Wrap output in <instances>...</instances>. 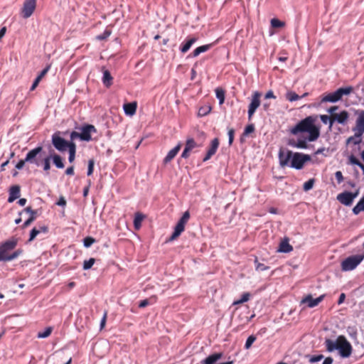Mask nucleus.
<instances>
[{"label":"nucleus","mask_w":364,"mask_h":364,"mask_svg":"<svg viewBox=\"0 0 364 364\" xmlns=\"http://www.w3.org/2000/svg\"><path fill=\"white\" fill-rule=\"evenodd\" d=\"M314 183V180L309 179V181H307L306 182H305L304 183V186H303L304 190L306 191L311 190L313 188Z\"/></svg>","instance_id":"de8ad7c7"},{"label":"nucleus","mask_w":364,"mask_h":364,"mask_svg":"<svg viewBox=\"0 0 364 364\" xmlns=\"http://www.w3.org/2000/svg\"><path fill=\"white\" fill-rule=\"evenodd\" d=\"M69 151V161L70 163H72L74 159H75V151H76V146H75V144H71L70 149H68Z\"/></svg>","instance_id":"4c0bfd02"},{"label":"nucleus","mask_w":364,"mask_h":364,"mask_svg":"<svg viewBox=\"0 0 364 364\" xmlns=\"http://www.w3.org/2000/svg\"><path fill=\"white\" fill-rule=\"evenodd\" d=\"M48 232V227L46 225H39L34 227L30 232V237L28 242L33 241L38 235L43 233L46 234Z\"/></svg>","instance_id":"dca6fc26"},{"label":"nucleus","mask_w":364,"mask_h":364,"mask_svg":"<svg viewBox=\"0 0 364 364\" xmlns=\"http://www.w3.org/2000/svg\"><path fill=\"white\" fill-rule=\"evenodd\" d=\"M197 146H198L193 138H189L186 140L185 147L188 148L191 151Z\"/></svg>","instance_id":"f704fd0d"},{"label":"nucleus","mask_w":364,"mask_h":364,"mask_svg":"<svg viewBox=\"0 0 364 364\" xmlns=\"http://www.w3.org/2000/svg\"><path fill=\"white\" fill-rule=\"evenodd\" d=\"M317 117L311 115L299 121L295 126L289 129V132L293 135L299 133H308L309 141H316L320 136V129L315 124Z\"/></svg>","instance_id":"f03ea898"},{"label":"nucleus","mask_w":364,"mask_h":364,"mask_svg":"<svg viewBox=\"0 0 364 364\" xmlns=\"http://www.w3.org/2000/svg\"><path fill=\"white\" fill-rule=\"evenodd\" d=\"M223 357L222 353H216L212 355H210L205 359L201 361L202 364H215L218 360H219Z\"/></svg>","instance_id":"393cba45"},{"label":"nucleus","mask_w":364,"mask_h":364,"mask_svg":"<svg viewBox=\"0 0 364 364\" xmlns=\"http://www.w3.org/2000/svg\"><path fill=\"white\" fill-rule=\"evenodd\" d=\"M324 295H321L316 299H314L311 295H308L301 300V304H307L308 307L313 308L316 306L323 299Z\"/></svg>","instance_id":"a211bd4d"},{"label":"nucleus","mask_w":364,"mask_h":364,"mask_svg":"<svg viewBox=\"0 0 364 364\" xmlns=\"http://www.w3.org/2000/svg\"><path fill=\"white\" fill-rule=\"evenodd\" d=\"M52 331H53L52 327H50V326L47 327L43 331H40L38 333L37 338H46L51 334Z\"/></svg>","instance_id":"72a5a7b5"},{"label":"nucleus","mask_w":364,"mask_h":364,"mask_svg":"<svg viewBox=\"0 0 364 364\" xmlns=\"http://www.w3.org/2000/svg\"><path fill=\"white\" fill-rule=\"evenodd\" d=\"M41 80H40V77H36L34 82H33V85H31L30 90L33 91L38 87Z\"/></svg>","instance_id":"13d9d810"},{"label":"nucleus","mask_w":364,"mask_h":364,"mask_svg":"<svg viewBox=\"0 0 364 364\" xmlns=\"http://www.w3.org/2000/svg\"><path fill=\"white\" fill-rule=\"evenodd\" d=\"M23 253V250L21 249H18L10 254L9 257V262L12 261L17 257H18Z\"/></svg>","instance_id":"ea45409f"},{"label":"nucleus","mask_w":364,"mask_h":364,"mask_svg":"<svg viewBox=\"0 0 364 364\" xmlns=\"http://www.w3.org/2000/svg\"><path fill=\"white\" fill-rule=\"evenodd\" d=\"M256 340V337L253 335L249 336L246 341V343H245V348L246 349H249L251 346L252 345V343L255 341Z\"/></svg>","instance_id":"49530a36"},{"label":"nucleus","mask_w":364,"mask_h":364,"mask_svg":"<svg viewBox=\"0 0 364 364\" xmlns=\"http://www.w3.org/2000/svg\"><path fill=\"white\" fill-rule=\"evenodd\" d=\"M50 159H51V154L50 156H47L46 158H45L43 160V169L46 171H49L50 168Z\"/></svg>","instance_id":"c03bdc74"},{"label":"nucleus","mask_w":364,"mask_h":364,"mask_svg":"<svg viewBox=\"0 0 364 364\" xmlns=\"http://www.w3.org/2000/svg\"><path fill=\"white\" fill-rule=\"evenodd\" d=\"M286 99L289 102H294L301 99L300 95H297L295 92L289 91L286 93Z\"/></svg>","instance_id":"473e14b6"},{"label":"nucleus","mask_w":364,"mask_h":364,"mask_svg":"<svg viewBox=\"0 0 364 364\" xmlns=\"http://www.w3.org/2000/svg\"><path fill=\"white\" fill-rule=\"evenodd\" d=\"M262 93L255 91L252 95L251 102L248 107V119L251 120L252 115L260 105V97Z\"/></svg>","instance_id":"1a4fd4ad"},{"label":"nucleus","mask_w":364,"mask_h":364,"mask_svg":"<svg viewBox=\"0 0 364 364\" xmlns=\"http://www.w3.org/2000/svg\"><path fill=\"white\" fill-rule=\"evenodd\" d=\"M341 99V98L338 92H337V90H336L333 92H331V93H328L326 95H325L322 98L321 102H329L335 103V102L339 101Z\"/></svg>","instance_id":"b1692460"},{"label":"nucleus","mask_w":364,"mask_h":364,"mask_svg":"<svg viewBox=\"0 0 364 364\" xmlns=\"http://www.w3.org/2000/svg\"><path fill=\"white\" fill-rule=\"evenodd\" d=\"M362 135L363 134H358V132H355L353 136H351L346 139V144H349L350 143L353 144L354 145L360 144L362 141Z\"/></svg>","instance_id":"c85d7f7f"},{"label":"nucleus","mask_w":364,"mask_h":364,"mask_svg":"<svg viewBox=\"0 0 364 364\" xmlns=\"http://www.w3.org/2000/svg\"><path fill=\"white\" fill-rule=\"evenodd\" d=\"M219 146V139L218 138H215L211 141L210 146L209 147L205 157L203 158V161H207L209 160L217 151Z\"/></svg>","instance_id":"f3484780"},{"label":"nucleus","mask_w":364,"mask_h":364,"mask_svg":"<svg viewBox=\"0 0 364 364\" xmlns=\"http://www.w3.org/2000/svg\"><path fill=\"white\" fill-rule=\"evenodd\" d=\"M43 150L42 146H37L33 149H31L28 151L27 154L25 161H27V162L31 164H34L36 166H39V162L36 159V156L38 154H40Z\"/></svg>","instance_id":"2eb2a0df"},{"label":"nucleus","mask_w":364,"mask_h":364,"mask_svg":"<svg viewBox=\"0 0 364 364\" xmlns=\"http://www.w3.org/2000/svg\"><path fill=\"white\" fill-rule=\"evenodd\" d=\"M308 136L299 137L296 140L294 139H289L287 141V144L291 147L306 149L309 148L307 144Z\"/></svg>","instance_id":"ddd939ff"},{"label":"nucleus","mask_w":364,"mask_h":364,"mask_svg":"<svg viewBox=\"0 0 364 364\" xmlns=\"http://www.w3.org/2000/svg\"><path fill=\"white\" fill-rule=\"evenodd\" d=\"M293 152L290 150L285 151L284 148L281 147L279 150L278 158L281 167L289 166V161H291Z\"/></svg>","instance_id":"9d476101"},{"label":"nucleus","mask_w":364,"mask_h":364,"mask_svg":"<svg viewBox=\"0 0 364 364\" xmlns=\"http://www.w3.org/2000/svg\"><path fill=\"white\" fill-rule=\"evenodd\" d=\"M212 46H213V44H206V45H203V46H199V47L196 48L192 52L191 55L193 58H196L198 55H199L200 53H205V52L208 51L212 47Z\"/></svg>","instance_id":"cd10ccee"},{"label":"nucleus","mask_w":364,"mask_h":364,"mask_svg":"<svg viewBox=\"0 0 364 364\" xmlns=\"http://www.w3.org/2000/svg\"><path fill=\"white\" fill-rule=\"evenodd\" d=\"M228 144L229 145H232L233 140H234V134H235V130L234 129L231 128L228 130Z\"/></svg>","instance_id":"8fccbe9b"},{"label":"nucleus","mask_w":364,"mask_h":364,"mask_svg":"<svg viewBox=\"0 0 364 364\" xmlns=\"http://www.w3.org/2000/svg\"><path fill=\"white\" fill-rule=\"evenodd\" d=\"M20 197V186H13L9 190V197L8 198V203H13L16 199Z\"/></svg>","instance_id":"aec40b11"},{"label":"nucleus","mask_w":364,"mask_h":364,"mask_svg":"<svg viewBox=\"0 0 364 364\" xmlns=\"http://www.w3.org/2000/svg\"><path fill=\"white\" fill-rule=\"evenodd\" d=\"M215 95H216V97L219 100V104L220 105L223 104L224 101H225V90L223 89H222L221 87H217L215 89Z\"/></svg>","instance_id":"c756f323"},{"label":"nucleus","mask_w":364,"mask_h":364,"mask_svg":"<svg viewBox=\"0 0 364 364\" xmlns=\"http://www.w3.org/2000/svg\"><path fill=\"white\" fill-rule=\"evenodd\" d=\"M363 211H364V206H354L353 208V212L355 215H358Z\"/></svg>","instance_id":"4d7b16f0"},{"label":"nucleus","mask_w":364,"mask_h":364,"mask_svg":"<svg viewBox=\"0 0 364 364\" xmlns=\"http://www.w3.org/2000/svg\"><path fill=\"white\" fill-rule=\"evenodd\" d=\"M22 213H25L28 214V217H33V221L36 220L37 217V211L31 209V206H27L23 209Z\"/></svg>","instance_id":"c9c22d12"},{"label":"nucleus","mask_w":364,"mask_h":364,"mask_svg":"<svg viewBox=\"0 0 364 364\" xmlns=\"http://www.w3.org/2000/svg\"><path fill=\"white\" fill-rule=\"evenodd\" d=\"M285 23L279 20L278 18H274L271 20V26L273 28H282L284 26Z\"/></svg>","instance_id":"e433bc0d"},{"label":"nucleus","mask_w":364,"mask_h":364,"mask_svg":"<svg viewBox=\"0 0 364 364\" xmlns=\"http://www.w3.org/2000/svg\"><path fill=\"white\" fill-rule=\"evenodd\" d=\"M190 152H191V151L189 149H188V148L185 147L181 154V158L188 159L190 156Z\"/></svg>","instance_id":"052dcab7"},{"label":"nucleus","mask_w":364,"mask_h":364,"mask_svg":"<svg viewBox=\"0 0 364 364\" xmlns=\"http://www.w3.org/2000/svg\"><path fill=\"white\" fill-rule=\"evenodd\" d=\"M37 0H24L21 9V15L23 18H28L32 16L36 8Z\"/></svg>","instance_id":"6e6552de"},{"label":"nucleus","mask_w":364,"mask_h":364,"mask_svg":"<svg viewBox=\"0 0 364 364\" xmlns=\"http://www.w3.org/2000/svg\"><path fill=\"white\" fill-rule=\"evenodd\" d=\"M210 107H200L198 110V115L200 117L205 116L210 112Z\"/></svg>","instance_id":"a18cd8bd"},{"label":"nucleus","mask_w":364,"mask_h":364,"mask_svg":"<svg viewBox=\"0 0 364 364\" xmlns=\"http://www.w3.org/2000/svg\"><path fill=\"white\" fill-rule=\"evenodd\" d=\"M349 118V113L346 110H343L340 113H336L332 115V119L331 121V126L328 127L329 130H331L333 123L335 122L341 124H346Z\"/></svg>","instance_id":"f8f14e48"},{"label":"nucleus","mask_w":364,"mask_h":364,"mask_svg":"<svg viewBox=\"0 0 364 364\" xmlns=\"http://www.w3.org/2000/svg\"><path fill=\"white\" fill-rule=\"evenodd\" d=\"M190 213L188 211H186L176 225L174 231L170 237V240H174L180 236V235L184 231L185 225L188 223Z\"/></svg>","instance_id":"0eeeda50"},{"label":"nucleus","mask_w":364,"mask_h":364,"mask_svg":"<svg viewBox=\"0 0 364 364\" xmlns=\"http://www.w3.org/2000/svg\"><path fill=\"white\" fill-rule=\"evenodd\" d=\"M106 321H107V312L105 311L103 313L102 318H101V321H100V329H99L100 331H102L105 328V324H106Z\"/></svg>","instance_id":"3c124183"},{"label":"nucleus","mask_w":364,"mask_h":364,"mask_svg":"<svg viewBox=\"0 0 364 364\" xmlns=\"http://www.w3.org/2000/svg\"><path fill=\"white\" fill-rule=\"evenodd\" d=\"M255 263L256 264L255 269L257 271L262 272V271L268 270L269 269V267L268 266H266L265 264L259 262L257 258L255 260Z\"/></svg>","instance_id":"58836bf2"},{"label":"nucleus","mask_w":364,"mask_h":364,"mask_svg":"<svg viewBox=\"0 0 364 364\" xmlns=\"http://www.w3.org/2000/svg\"><path fill=\"white\" fill-rule=\"evenodd\" d=\"M181 144H177L174 148L171 149L166 157L164 159V164H166L169 163L178 153L181 149Z\"/></svg>","instance_id":"412c9836"},{"label":"nucleus","mask_w":364,"mask_h":364,"mask_svg":"<svg viewBox=\"0 0 364 364\" xmlns=\"http://www.w3.org/2000/svg\"><path fill=\"white\" fill-rule=\"evenodd\" d=\"M323 358V356L322 355H314L310 358L309 361L311 363H316L321 360Z\"/></svg>","instance_id":"bf43d9fd"},{"label":"nucleus","mask_w":364,"mask_h":364,"mask_svg":"<svg viewBox=\"0 0 364 364\" xmlns=\"http://www.w3.org/2000/svg\"><path fill=\"white\" fill-rule=\"evenodd\" d=\"M111 34V31L109 30L106 29L102 34L98 35L95 37L96 40L103 41L107 39Z\"/></svg>","instance_id":"37998d69"},{"label":"nucleus","mask_w":364,"mask_h":364,"mask_svg":"<svg viewBox=\"0 0 364 364\" xmlns=\"http://www.w3.org/2000/svg\"><path fill=\"white\" fill-rule=\"evenodd\" d=\"M83 268L85 269H89L91 268V258L84 262Z\"/></svg>","instance_id":"338daca9"},{"label":"nucleus","mask_w":364,"mask_h":364,"mask_svg":"<svg viewBox=\"0 0 364 364\" xmlns=\"http://www.w3.org/2000/svg\"><path fill=\"white\" fill-rule=\"evenodd\" d=\"M255 125L253 124H248L242 133V136H247L248 134L255 132Z\"/></svg>","instance_id":"79ce46f5"},{"label":"nucleus","mask_w":364,"mask_h":364,"mask_svg":"<svg viewBox=\"0 0 364 364\" xmlns=\"http://www.w3.org/2000/svg\"><path fill=\"white\" fill-rule=\"evenodd\" d=\"M364 259V255H355L345 259L341 263L343 271H350L354 269Z\"/></svg>","instance_id":"39448f33"},{"label":"nucleus","mask_w":364,"mask_h":364,"mask_svg":"<svg viewBox=\"0 0 364 364\" xmlns=\"http://www.w3.org/2000/svg\"><path fill=\"white\" fill-rule=\"evenodd\" d=\"M349 161L351 164L356 166L360 163V161L353 155H350L349 156Z\"/></svg>","instance_id":"864d4df0"},{"label":"nucleus","mask_w":364,"mask_h":364,"mask_svg":"<svg viewBox=\"0 0 364 364\" xmlns=\"http://www.w3.org/2000/svg\"><path fill=\"white\" fill-rule=\"evenodd\" d=\"M51 159H53V164L55 165V166L58 168H63L64 167V164L63 162L62 158L56 154H54L53 155L51 154Z\"/></svg>","instance_id":"7c9ffc66"},{"label":"nucleus","mask_w":364,"mask_h":364,"mask_svg":"<svg viewBox=\"0 0 364 364\" xmlns=\"http://www.w3.org/2000/svg\"><path fill=\"white\" fill-rule=\"evenodd\" d=\"M84 245L86 247H89L91 246V237L87 236L84 239Z\"/></svg>","instance_id":"e2e57ef3"},{"label":"nucleus","mask_w":364,"mask_h":364,"mask_svg":"<svg viewBox=\"0 0 364 364\" xmlns=\"http://www.w3.org/2000/svg\"><path fill=\"white\" fill-rule=\"evenodd\" d=\"M103 70V76L102 77V81L105 87L107 88L110 87L113 84V77L110 73V72L105 69V68H102Z\"/></svg>","instance_id":"6ab92c4d"},{"label":"nucleus","mask_w":364,"mask_h":364,"mask_svg":"<svg viewBox=\"0 0 364 364\" xmlns=\"http://www.w3.org/2000/svg\"><path fill=\"white\" fill-rule=\"evenodd\" d=\"M311 160V156L309 154H304L299 152H293V156L289 166L296 170L303 168L306 162Z\"/></svg>","instance_id":"423d86ee"},{"label":"nucleus","mask_w":364,"mask_h":364,"mask_svg":"<svg viewBox=\"0 0 364 364\" xmlns=\"http://www.w3.org/2000/svg\"><path fill=\"white\" fill-rule=\"evenodd\" d=\"M250 296V294L249 293H245L242 294L241 299L237 301H234L233 304L236 305V304H240L246 302L249 300Z\"/></svg>","instance_id":"a19ab883"},{"label":"nucleus","mask_w":364,"mask_h":364,"mask_svg":"<svg viewBox=\"0 0 364 364\" xmlns=\"http://www.w3.org/2000/svg\"><path fill=\"white\" fill-rule=\"evenodd\" d=\"M197 38L192 37L186 41V43L181 44L180 50L182 53H186L191 48V46L197 41Z\"/></svg>","instance_id":"a878e982"},{"label":"nucleus","mask_w":364,"mask_h":364,"mask_svg":"<svg viewBox=\"0 0 364 364\" xmlns=\"http://www.w3.org/2000/svg\"><path fill=\"white\" fill-rule=\"evenodd\" d=\"M325 151L328 152V151H329V148H327V149H326L325 147L319 148V149H318L315 151L314 154H315V155H318V154H323V155H324L325 156H327V154H326V153H325Z\"/></svg>","instance_id":"603ef678"},{"label":"nucleus","mask_w":364,"mask_h":364,"mask_svg":"<svg viewBox=\"0 0 364 364\" xmlns=\"http://www.w3.org/2000/svg\"><path fill=\"white\" fill-rule=\"evenodd\" d=\"M355 114L358 117L355 121V126L353 128V132H357L358 134L364 133V110H357Z\"/></svg>","instance_id":"4468645a"},{"label":"nucleus","mask_w":364,"mask_h":364,"mask_svg":"<svg viewBox=\"0 0 364 364\" xmlns=\"http://www.w3.org/2000/svg\"><path fill=\"white\" fill-rule=\"evenodd\" d=\"M18 244V239L11 237L0 244V262H9L10 252L13 250Z\"/></svg>","instance_id":"20e7f679"},{"label":"nucleus","mask_w":364,"mask_h":364,"mask_svg":"<svg viewBox=\"0 0 364 364\" xmlns=\"http://www.w3.org/2000/svg\"><path fill=\"white\" fill-rule=\"evenodd\" d=\"M338 109V106H332L330 108L328 109V112L331 114V115H334L336 113L335 112Z\"/></svg>","instance_id":"69168bd1"},{"label":"nucleus","mask_w":364,"mask_h":364,"mask_svg":"<svg viewBox=\"0 0 364 364\" xmlns=\"http://www.w3.org/2000/svg\"><path fill=\"white\" fill-rule=\"evenodd\" d=\"M81 132H72L70 134L71 141H68L60 136V132H55L52 135V144L59 151H65L70 149L71 144H75L74 141H90L91 139V124H86L80 128Z\"/></svg>","instance_id":"f257e3e1"},{"label":"nucleus","mask_w":364,"mask_h":364,"mask_svg":"<svg viewBox=\"0 0 364 364\" xmlns=\"http://www.w3.org/2000/svg\"><path fill=\"white\" fill-rule=\"evenodd\" d=\"M27 162V161H25L24 159L20 160L16 165V168L18 170H21L23 168L25 163Z\"/></svg>","instance_id":"680f3d73"},{"label":"nucleus","mask_w":364,"mask_h":364,"mask_svg":"<svg viewBox=\"0 0 364 364\" xmlns=\"http://www.w3.org/2000/svg\"><path fill=\"white\" fill-rule=\"evenodd\" d=\"M148 305H149L148 299H144V300H142V301H140V303L139 304V308H144V307H146Z\"/></svg>","instance_id":"774afa93"},{"label":"nucleus","mask_w":364,"mask_h":364,"mask_svg":"<svg viewBox=\"0 0 364 364\" xmlns=\"http://www.w3.org/2000/svg\"><path fill=\"white\" fill-rule=\"evenodd\" d=\"M335 177H336V179L338 183H341L343 181V174H342L341 171H338L336 172Z\"/></svg>","instance_id":"5fc2aeb1"},{"label":"nucleus","mask_w":364,"mask_h":364,"mask_svg":"<svg viewBox=\"0 0 364 364\" xmlns=\"http://www.w3.org/2000/svg\"><path fill=\"white\" fill-rule=\"evenodd\" d=\"M124 113L128 116H132L136 113L137 108L136 102L126 103L123 106Z\"/></svg>","instance_id":"4be33fe9"},{"label":"nucleus","mask_w":364,"mask_h":364,"mask_svg":"<svg viewBox=\"0 0 364 364\" xmlns=\"http://www.w3.org/2000/svg\"><path fill=\"white\" fill-rule=\"evenodd\" d=\"M145 218V215L140 212H137L134 215V226L135 230H139L141 226V223L143 220Z\"/></svg>","instance_id":"bb28decb"},{"label":"nucleus","mask_w":364,"mask_h":364,"mask_svg":"<svg viewBox=\"0 0 364 364\" xmlns=\"http://www.w3.org/2000/svg\"><path fill=\"white\" fill-rule=\"evenodd\" d=\"M264 97H265V99H269V98L276 99V96L274 95V92L272 90H269L265 94Z\"/></svg>","instance_id":"0e129e2a"},{"label":"nucleus","mask_w":364,"mask_h":364,"mask_svg":"<svg viewBox=\"0 0 364 364\" xmlns=\"http://www.w3.org/2000/svg\"><path fill=\"white\" fill-rule=\"evenodd\" d=\"M320 119H321V121L323 124L329 123V126H331V121L332 119V116L331 115H330V116L325 115V114L320 115Z\"/></svg>","instance_id":"09e8293b"},{"label":"nucleus","mask_w":364,"mask_h":364,"mask_svg":"<svg viewBox=\"0 0 364 364\" xmlns=\"http://www.w3.org/2000/svg\"><path fill=\"white\" fill-rule=\"evenodd\" d=\"M325 343L328 351L338 350L342 358H348L351 355L352 346L343 336H339L335 341L327 339Z\"/></svg>","instance_id":"7ed1b4c3"},{"label":"nucleus","mask_w":364,"mask_h":364,"mask_svg":"<svg viewBox=\"0 0 364 364\" xmlns=\"http://www.w3.org/2000/svg\"><path fill=\"white\" fill-rule=\"evenodd\" d=\"M292 250L293 247L289 244V239L286 237L281 241L277 251L279 252L289 253Z\"/></svg>","instance_id":"5701e85b"},{"label":"nucleus","mask_w":364,"mask_h":364,"mask_svg":"<svg viewBox=\"0 0 364 364\" xmlns=\"http://www.w3.org/2000/svg\"><path fill=\"white\" fill-rule=\"evenodd\" d=\"M336 90L338 92L341 98H342V97L343 95H348L350 94L353 90V87L352 86H348V87H340Z\"/></svg>","instance_id":"2f4dec72"},{"label":"nucleus","mask_w":364,"mask_h":364,"mask_svg":"<svg viewBox=\"0 0 364 364\" xmlns=\"http://www.w3.org/2000/svg\"><path fill=\"white\" fill-rule=\"evenodd\" d=\"M358 190L354 193L344 191L337 196V200L343 205H351L354 198L358 196Z\"/></svg>","instance_id":"9b49d317"},{"label":"nucleus","mask_w":364,"mask_h":364,"mask_svg":"<svg viewBox=\"0 0 364 364\" xmlns=\"http://www.w3.org/2000/svg\"><path fill=\"white\" fill-rule=\"evenodd\" d=\"M49 69H50V65H48L40 73V74L37 76V77H40V80H42V78L47 74Z\"/></svg>","instance_id":"6e6d98bb"}]
</instances>
